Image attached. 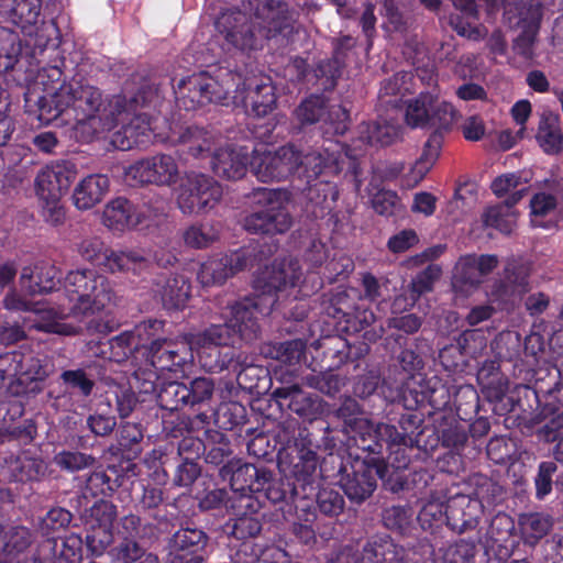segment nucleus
Here are the masks:
<instances>
[{"mask_svg": "<svg viewBox=\"0 0 563 563\" xmlns=\"http://www.w3.org/2000/svg\"><path fill=\"white\" fill-rule=\"evenodd\" d=\"M184 242L192 249H206L219 239V231L209 222L188 227L183 233Z\"/></svg>", "mask_w": 563, "mask_h": 563, "instance_id": "nucleus-45", "label": "nucleus"}, {"mask_svg": "<svg viewBox=\"0 0 563 563\" xmlns=\"http://www.w3.org/2000/svg\"><path fill=\"white\" fill-rule=\"evenodd\" d=\"M341 150L342 145L331 144L323 150L300 151L301 163L298 177L310 181L321 174L338 175L342 170L343 163Z\"/></svg>", "mask_w": 563, "mask_h": 563, "instance_id": "nucleus-21", "label": "nucleus"}, {"mask_svg": "<svg viewBox=\"0 0 563 563\" xmlns=\"http://www.w3.org/2000/svg\"><path fill=\"white\" fill-rule=\"evenodd\" d=\"M130 97L139 98V102L135 103L136 109L135 111L117 115L115 125L120 122L124 123L125 120H129V123L123 124L111 137V144L121 151H129L134 146L145 144L148 141L150 134L156 129V125L153 126L150 120L147 110L155 108L161 100L157 87L144 84Z\"/></svg>", "mask_w": 563, "mask_h": 563, "instance_id": "nucleus-4", "label": "nucleus"}, {"mask_svg": "<svg viewBox=\"0 0 563 563\" xmlns=\"http://www.w3.org/2000/svg\"><path fill=\"white\" fill-rule=\"evenodd\" d=\"M110 188V180L103 174H90L74 188L73 202L78 210H89L100 203Z\"/></svg>", "mask_w": 563, "mask_h": 563, "instance_id": "nucleus-30", "label": "nucleus"}, {"mask_svg": "<svg viewBox=\"0 0 563 563\" xmlns=\"http://www.w3.org/2000/svg\"><path fill=\"white\" fill-rule=\"evenodd\" d=\"M349 112L341 104L327 106L324 124L329 128L325 130L327 133L332 134H344L347 130Z\"/></svg>", "mask_w": 563, "mask_h": 563, "instance_id": "nucleus-58", "label": "nucleus"}, {"mask_svg": "<svg viewBox=\"0 0 563 563\" xmlns=\"http://www.w3.org/2000/svg\"><path fill=\"white\" fill-rule=\"evenodd\" d=\"M209 541L207 533L202 529L185 527L177 530L170 539V548L181 558L192 555L194 563H201V552Z\"/></svg>", "mask_w": 563, "mask_h": 563, "instance_id": "nucleus-31", "label": "nucleus"}, {"mask_svg": "<svg viewBox=\"0 0 563 563\" xmlns=\"http://www.w3.org/2000/svg\"><path fill=\"white\" fill-rule=\"evenodd\" d=\"M77 176V167L68 161H59L42 168L35 179L38 197L62 198Z\"/></svg>", "mask_w": 563, "mask_h": 563, "instance_id": "nucleus-22", "label": "nucleus"}, {"mask_svg": "<svg viewBox=\"0 0 563 563\" xmlns=\"http://www.w3.org/2000/svg\"><path fill=\"white\" fill-rule=\"evenodd\" d=\"M530 274L529 262L522 258H508L499 277L489 285L488 297L498 302H508L521 297L530 289Z\"/></svg>", "mask_w": 563, "mask_h": 563, "instance_id": "nucleus-17", "label": "nucleus"}, {"mask_svg": "<svg viewBox=\"0 0 563 563\" xmlns=\"http://www.w3.org/2000/svg\"><path fill=\"white\" fill-rule=\"evenodd\" d=\"M64 289L73 306V316L99 313L115 305V292L110 280L93 269L69 272L64 280Z\"/></svg>", "mask_w": 563, "mask_h": 563, "instance_id": "nucleus-3", "label": "nucleus"}, {"mask_svg": "<svg viewBox=\"0 0 563 563\" xmlns=\"http://www.w3.org/2000/svg\"><path fill=\"white\" fill-rule=\"evenodd\" d=\"M443 136L440 132H433L423 146V152L419 159L412 166L410 173L406 177L409 186L419 184L440 155Z\"/></svg>", "mask_w": 563, "mask_h": 563, "instance_id": "nucleus-33", "label": "nucleus"}, {"mask_svg": "<svg viewBox=\"0 0 563 563\" xmlns=\"http://www.w3.org/2000/svg\"><path fill=\"white\" fill-rule=\"evenodd\" d=\"M188 398L187 385L178 382L164 384L157 394V402L161 408L169 411L178 410L188 405Z\"/></svg>", "mask_w": 563, "mask_h": 563, "instance_id": "nucleus-44", "label": "nucleus"}, {"mask_svg": "<svg viewBox=\"0 0 563 563\" xmlns=\"http://www.w3.org/2000/svg\"><path fill=\"white\" fill-rule=\"evenodd\" d=\"M232 99L247 113L264 117L275 109L277 98L271 78L261 76L236 80Z\"/></svg>", "mask_w": 563, "mask_h": 563, "instance_id": "nucleus-16", "label": "nucleus"}, {"mask_svg": "<svg viewBox=\"0 0 563 563\" xmlns=\"http://www.w3.org/2000/svg\"><path fill=\"white\" fill-rule=\"evenodd\" d=\"M263 312L261 310V313ZM258 313V303L251 299H244L228 307L224 318L234 335L238 334L241 340L251 342L257 339L260 333Z\"/></svg>", "mask_w": 563, "mask_h": 563, "instance_id": "nucleus-23", "label": "nucleus"}, {"mask_svg": "<svg viewBox=\"0 0 563 563\" xmlns=\"http://www.w3.org/2000/svg\"><path fill=\"white\" fill-rule=\"evenodd\" d=\"M179 178L180 169L177 161L164 153L141 158L124 169V179L131 186L172 187Z\"/></svg>", "mask_w": 563, "mask_h": 563, "instance_id": "nucleus-10", "label": "nucleus"}, {"mask_svg": "<svg viewBox=\"0 0 563 563\" xmlns=\"http://www.w3.org/2000/svg\"><path fill=\"white\" fill-rule=\"evenodd\" d=\"M530 208L532 225L549 228L552 224V218L556 212L558 198L552 194H536L530 200Z\"/></svg>", "mask_w": 563, "mask_h": 563, "instance_id": "nucleus-39", "label": "nucleus"}, {"mask_svg": "<svg viewBox=\"0 0 563 563\" xmlns=\"http://www.w3.org/2000/svg\"><path fill=\"white\" fill-rule=\"evenodd\" d=\"M250 265H252V258L247 250L217 255L201 264L198 279L203 286L221 285L235 273Z\"/></svg>", "mask_w": 563, "mask_h": 563, "instance_id": "nucleus-20", "label": "nucleus"}, {"mask_svg": "<svg viewBox=\"0 0 563 563\" xmlns=\"http://www.w3.org/2000/svg\"><path fill=\"white\" fill-rule=\"evenodd\" d=\"M33 97V91L25 93V107L32 111L34 101L42 123L63 117L65 122L73 121L76 126L88 125L92 134L112 130L117 115L135 111L139 102L137 97L126 95L112 96L106 101L99 88L75 78L62 84L53 93Z\"/></svg>", "mask_w": 563, "mask_h": 563, "instance_id": "nucleus-1", "label": "nucleus"}, {"mask_svg": "<svg viewBox=\"0 0 563 563\" xmlns=\"http://www.w3.org/2000/svg\"><path fill=\"white\" fill-rule=\"evenodd\" d=\"M432 103V96L420 93L419 98L407 106L406 122L412 128H429V115Z\"/></svg>", "mask_w": 563, "mask_h": 563, "instance_id": "nucleus-47", "label": "nucleus"}, {"mask_svg": "<svg viewBox=\"0 0 563 563\" xmlns=\"http://www.w3.org/2000/svg\"><path fill=\"white\" fill-rule=\"evenodd\" d=\"M375 559L373 563H404L399 550L393 543L367 545L364 548V559Z\"/></svg>", "mask_w": 563, "mask_h": 563, "instance_id": "nucleus-60", "label": "nucleus"}, {"mask_svg": "<svg viewBox=\"0 0 563 563\" xmlns=\"http://www.w3.org/2000/svg\"><path fill=\"white\" fill-rule=\"evenodd\" d=\"M46 468L45 462L31 451L7 457L4 465L8 476L20 483L40 481L45 475Z\"/></svg>", "mask_w": 563, "mask_h": 563, "instance_id": "nucleus-28", "label": "nucleus"}, {"mask_svg": "<svg viewBox=\"0 0 563 563\" xmlns=\"http://www.w3.org/2000/svg\"><path fill=\"white\" fill-rule=\"evenodd\" d=\"M240 79L241 75L231 73L221 82L205 73L191 75L178 84L177 103L188 111L211 102L223 103L233 93L232 88H235V81Z\"/></svg>", "mask_w": 563, "mask_h": 563, "instance_id": "nucleus-8", "label": "nucleus"}, {"mask_svg": "<svg viewBox=\"0 0 563 563\" xmlns=\"http://www.w3.org/2000/svg\"><path fill=\"white\" fill-rule=\"evenodd\" d=\"M300 150L292 144L275 151L253 152L250 161L252 173L262 183L282 181L297 175L301 163Z\"/></svg>", "mask_w": 563, "mask_h": 563, "instance_id": "nucleus-9", "label": "nucleus"}, {"mask_svg": "<svg viewBox=\"0 0 563 563\" xmlns=\"http://www.w3.org/2000/svg\"><path fill=\"white\" fill-rule=\"evenodd\" d=\"M163 211L140 210L134 203L123 197L109 201L102 213L103 224L112 231L123 232L143 223L146 219L156 220L163 216Z\"/></svg>", "mask_w": 563, "mask_h": 563, "instance_id": "nucleus-19", "label": "nucleus"}, {"mask_svg": "<svg viewBox=\"0 0 563 563\" xmlns=\"http://www.w3.org/2000/svg\"><path fill=\"white\" fill-rule=\"evenodd\" d=\"M501 496V487L483 478L475 496L456 494L446 501L445 520L453 531L464 533L477 527L485 504L493 505Z\"/></svg>", "mask_w": 563, "mask_h": 563, "instance_id": "nucleus-7", "label": "nucleus"}, {"mask_svg": "<svg viewBox=\"0 0 563 563\" xmlns=\"http://www.w3.org/2000/svg\"><path fill=\"white\" fill-rule=\"evenodd\" d=\"M188 338L185 342L176 343L172 340L157 339L148 345V357L151 364L162 371H173L186 363V349Z\"/></svg>", "mask_w": 563, "mask_h": 563, "instance_id": "nucleus-29", "label": "nucleus"}, {"mask_svg": "<svg viewBox=\"0 0 563 563\" xmlns=\"http://www.w3.org/2000/svg\"><path fill=\"white\" fill-rule=\"evenodd\" d=\"M442 269L439 265H428L410 283L411 298L417 300L422 294L432 290L433 284L440 278Z\"/></svg>", "mask_w": 563, "mask_h": 563, "instance_id": "nucleus-54", "label": "nucleus"}, {"mask_svg": "<svg viewBox=\"0 0 563 563\" xmlns=\"http://www.w3.org/2000/svg\"><path fill=\"white\" fill-rule=\"evenodd\" d=\"M36 280L33 285H29L27 291L31 295L46 294L56 288L59 283V271L48 263H40L35 265Z\"/></svg>", "mask_w": 563, "mask_h": 563, "instance_id": "nucleus-48", "label": "nucleus"}, {"mask_svg": "<svg viewBox=\"0 0 563 563\" xmlns=\"http://www.w3.org/2000/svg\"><path fill=\"white\" fill-rule=\"evenodd\" d=\"M162 142L176 147L180 158L199 159L211 155L217 145V136L198 125L170 124L166 135H159Z\"/></svg>", "mask_w": 563, "mask_h": 563, "instance_id": "nucleus-11", "label": "nucleus"}, {"mask_svg": "<svg viewBox=\"0 0 563 563\" xmlns=\"http://www.w3.org/2000/svg\"><path fill=\"white\" fill-rule=\"evenodd\" d=\"M249 198L253 208H265L266 235L284 234L291 228L292 217L287 208L290 201L288 190L260 187Z\"/></svg>", "mask_w": 563, "mask_h": 563, "instance_id": "nucleus-15", "label": "nucleus"}, {"mask_svg": "<svg viewBox=\"0 0 563 563\" xmlns=\"http://www.w3.org/2000/svg\"><path fill=\"white\" fill-rule=\"evenodd\" d=\"M318 506L321 512L328 516H338L344 509L342 495L331 488H322L317 496Z\"/></svg>", "mask_w": 563, "mask_h": 563, "instance_id": "nucleus-61", "label": "nucleus"}, {"mask_svg": "<svg viewBox=\"0 0 563 563\" xmlns=\"http://www.w3.org/2000/svg\"><path fill=\"white\" fill-rule=\"evenodd\" d=\"M24 361L23 354L16 351L0 354V380L21 377V373H24Z\"/></svg>", "mask_w": 563, "mask_h": 563, "instance_id": "nucleus-59", "label": "nucleus"}, {"mask_svg": "<svg viewBox=\"0 0 563 563\" xmlns=\"http://www.w3.org/2000/svg\"><path fill=\"white\" fill-rule=\"evenodd\" d=\"M558 466L554 462H541L534 477L536 497L544 499L552 492V477L556 473Z\"/></svg>", "mask_w": 563, "mask_h": 563, "instance_id": "nucleus-57", "label": "nucleus"}, {"mask_svg": "<svg viewBox=\"0 0 563 563\" xmlns=\"http://www.w3.org/2000/svg\"><path fill=\"white\" fill-rule=\"evenodd\" d=\"M42 201V216L51 225H62L66 219V211L60 203V198L38 197Z\"/></svg>", "mask_w": 563, "mask_h": 563, "instance_id": "nucleus-64", "label": "nucleus"}, {"mask_svg": "<svg viewBox=\"0 0 563 563\" xmlns=\"http://www.w3.org/2000/svg\"><path fill=\"white\" fill-rule=\"evenodd\" d=\"M299 262L292 257L275 260L271 267L256 277L254 287L262 295L269 296L272 310L279 299V295L288 289H295L301 278ZM292 292H296L292 290Z\"/></svg>", "mask_w": 563, "mask_h": 563, "instance_id": "nucleus-13", "label": "nucleus"}, {"mask_svg": "<svg viewBox=\"0 0 563 563\" xmlns=\"http://www.w3.org/2000/svg\"><path fill=\"white\" fill-rule=\"evenodd\" d=\"M235 510L231 532L236 539L253 538L262 530V523L254 515L260 510V501L250 494H240L231 505Z\"/></svg>", "mask_w": 563, "mask_h": 563, "instance_id": "nucleus-25", "label": "nucleus"}, {"mask_svg": "<svg viewBox=\"0 0 563 563\" xmlns=\"http://www.w3.org/2000/svg\"><path fill=\"white\" fill-rule=\"evenodd\" d=\"M117 516L115 505L108 500H99L85 512V529H113Z\"/></svg>", "mask_w": 563, "mask_h": 563, "instance_id": "nucleus-41", "label": "nucleus"}, {"mask_svg": "<svg viewBox=\"0 0 563 563\" xmlns=\"http://www.w3.org/2000/svg\"><path fill=\"white\" fill-rule=\"evenodd\" d=\"M499 264L495 254H466L462 255L452 275V287L456 294L467 296L476 290L485 276L490 274Z\"/></svg>", "mask_w": 563, "mask_h": 563, "instance_id": "nucleus-18", "label": "nucleus"}, {"mask_svg": "<svg viewBox=\"0 0 563 563\" xmlns=\"http://www.w3.org/2000/svg\"><path fill=\"white\" fill-rule=\"evenodd\" d=\"M398 136V128L387 122L363 123L360 139L371 145H388Z\"/></svg>", "mask_w": 563, "mask_h": 563, "instance_id": "nucleus-43", "label": "nucleus"}, {"mask_svg": "<svg viewBox=\"0 0 563 563\" xmlns=\"http://www.w3.org/2000/svg\"><path fill=\"white\" fill-rule=\"evenodd\" d=\"M272 479V473L264 467L244 463L238 465L231 475V486L235 492H261Z\"/></svg>", "mask_w": 563, "mask_h": 563, "instance_id": "nucleus-32", "label": "nucleus"}, {"mask_svg": "<svg viewBox=\"0 0 563 563\" xmlns=\"http://www.w3.org/2000/svg\"><path fill=\"white\" fill-rule=\"evenodd\" d=\"M306 344L302 340H289L269 347L268 355L285 363L296 364L305 354Z\"/></svg>", "mask_w": 563, "mask_h": 563, "instance_id": "nucleus-51", "label": "nucleus"}, {"mask_svg": "<svg viewBox=\"0 0 563 563\" xmlns=\"http://www.w3.org/2000/svg\"><path fill=\"white\" fill-rule=\"evenodd\" d=\"M60 379L69 388L78 389L80 395L88 397L95 386L92 379H90L84 369H67L60 374Z\"/></svg>", "mask_w": 563, "mask_h": 563, "instance_id": "nucleus-62", "label": "nucleus"}, {"mask_svg": "<svg viewBox=\"0 0 563 563\" xmlns=\"http://www.w3.org/2000/svg\"><path fill=\"white\" fill-rule=\"evenodd\" d=\"M325 101L320 96H311L300 103L296 109V117L302 124L324 122Z\"/></svg>", "mask_w": 563, "mask_h": 563, "instance_id": "nucleus-50", "label": "nucleus"}, {"mask_svg": "<svg viewBox=\"0 0 563 563\" xmlns=\"http://www.w3.org/2000/svg\"><path fill=\"white\" fill-rule=\"evenodd\" d=\"M113 540V529H86L85 544L93 556L103 555Z\"/></svg>", "mask_w": 563, "mask_h": 563, "instance_id": "nucleus-55", "label": "nucleus"}, {"mask_svg": "<svg viewBox=\"0 0 563 563\" xmlns=\"http://www.w3.org/2000/svg\"><path fill=\"white\" fill-rule=\"evenodd\" d=\"M492 9L499 5L507 11L516 10L518 13V24L522 32L515 41V49L518 54L530 57L532 46L539 32L542 19V4L536 0H485Z\"/></svg>", "mask_w": 563, "mask_h": 563, "instance_id": "nucleus-14", "label": "nucleus"}, {"mask_svg": "<svg viewBox=\"0 0 563 563\" xmlns=\"http://www.w3.org/2000/svg\"><path fill=\"white\" fill-rule=\"evenodd\" d=\"M108 553L112 563H134L143 556L144 550L134 539L122 537Z\"/></svg>", "mask_w": 563, "mask_h": 563, "instance_id": "nucleus-53", "label": "nucleus"}, {"mask_svg": "<svg viewBox=\"0 0 563 563\" xmlns=\"http://www.w3.org/2000/svg\"><path fill=\"white\" fill-rule=\"evenodd\" d=\"M345 475L341 479L342 488L347 498L355 503H362L368 498L377 486V478H383L386 465L377 457L368 460L356 459L350 470L344 466Z\"/></svg>", "mask_w": 563, "mask_h": 563, "instance_id": "nucleus-12", "label": "nucleus"}, {"mask_svg": "<svg viewBox=\"0 0 563 563\" xmlns=\"http://www.w3.org/2000/svg\"><path fill=\"white\" fill-rule=\"evenodd\" d=\"M518 525L525 543L536 545L549 533L553 520L550 515L544 512H527L519 516Z\"/></svg>", "mask_w": 563, "mask_h": 563, "instance_id": "nucleus-35", "label": "nucleus"}, {"mask_svg": "<svg viewBox=\"0 0 563 563\" xmlns=\"http://www.w3.org/2000/svg\"><path fill=\"white\" fill-rule=\"evenodd\" d=\"M190 290V283L184 276H172L162 288V301L169 309H180L189 299Z\"/></svg>", "mask_w": 563, "mask_h": 563, "instance_id": "nucleus-38", "label": "nucleus"}, {"mask_svg": "<svg viewBox=\"0 0 563 563\" xmlns=\"http://www.w3.org/2000/svg\"><path fill=\"white\" fill-rule=\"evenodd\" d=\"M408 440L410 439L407 434L399 432L395 426L377 423L376 441L373 444H364L363 450L371 453H379L383 444H386L389 450H398L401 445H407Z\"/></svg>", "mask_w": 563, "mask_h": 563, "instance_id": "nucleus-42", "label": "nucleus"}, {"mask_svg": "<svg viewBox=\"0 0 563 563\" xmlns=\"http://www.w3.org/2000/svg\"><path fill=\"white\" fill-rule=\"evenodd\" d=\"M272 398L280 408L286 406L305 419L314 418L320 409L319 397L303 391L297 384L275 388Z\"/></svg>", "mask_w": 563, "mask_h": 563, "instance_id": "nucleus-26", "label": "nucleus"}, {"mask_svg": "<svg viewBox=\"0 0 563 563\" xmlns=\"http://www.w3.org/2000/svg\"><path fill=\"white\" fill-rule=\"evenodd\" d=\"M429 115V128L435 129L434 132H442L450 129L455 121L456 111L453 106L445 101H438L432 98Z\"/></svg>", "mask_w": 563, "mask_h": 563, "instance_id": "nucleus-49", "label": "nucleus"}, {"mask_svg": "<svg viewBox=\"0 0 563 563\" xmlns=\"http://www.w3.org/2000/svg\"><path fill=\"white\" fill-rule=\"evenodd\" d=\"M211 154V168L219 177L236 180L245 175L249 164V153L245 148L216 146Z\"/></svg>", "mask_w": 563, "mask_h": 563, "instance_id": "nucleus-27", "label": "nucleus"}, {"mask_svg": "<svg viewBox=\"0 0 563 563\" xmlns=\"http://www.w3.org/2000/svg\"><path fill=\"white\" fill-rule=\"evenodd\" d=\"M96 459L78 451H62L54 456L55 464L62 470L77 472L91 466Z\"/></svg>", "mask_w": 563, "mask_h": 563, "instance_id": "nucleus-56", "label": "nucleus"}, {"mask_svg": "<svg viewBox=\"0 0 563 563\" xmlns=\"http://www.w3.org/2000/svg\"><path fill=\"white\" fill-rule=\"evenodd\" d=\"M78 252L85 260L96 263L110 274H131L140 277L151 268V260L144 250L108 249L99 238L82 240Z\"/></svg>", "mask_w": 563, "mask_h": 563, "instance_id": "nucleus-6", "label": "nucleus"}, {"mask_svg": "<svg viewBox=\"0 0 563 563\" xmlns=\"http://www.w3.org/2000/svg\"><path fill=\"white\" fill-rule=\"evenodd\" d=\"M446 504L439 499L428 500L419 511L418 520L422 528H431L433 523L445 518Z\"/></svg>", "mask_w": 563, "mask_h": 563, "instance_id": "nucleus-63", "label": "nucleus"}, {"mask_svg": "<svg viewBox=\"0 0 563 563\" xmlns=\"http://www.w3.org/2000/svg\"><path fill=\"white\" fill-rule=\"evenodd\" d=\"M537 142L548 155H558L563 151V133L558 117L548 113L540 119Z\"/></svg>", "mask_w": 563, "mask_h": 563, "instance_id": "nucleus-34", "label": "nucleus"}, {"mask_svg": "<svg viewBox=\"0 0 563 563\" xmlns=\"http://www.w3.org/2000/svg\"><path fill=\"white\" fill-rule=\"evenodd\" d=\"M483 222L486 227H492L509 234L515 225V213L500 205L489 207L483 214Z\"/></svg>", "mask_w": 563, "mask_h": 563, "instance_id": "nucleus-52", "label": "nucleus"}, {"mask_svg": "<svg viewBox=\"0 0 563 563\" xmlns=\"http://www.w3.org/2000/svg\"><path fill=\"white\" fill-rule=\"evenodd\" d=\"M250 15L241 10L222 11L214 22L228 49L251 52L264 41L287 44L296 31V12L284 0H245Z\"/></svg>", "mask_w": 563, "mask_h": 563, "instance_id": "nucleus-2", "label": "nucleus"}, {"mask_svg": "<svg viewBox=\"0 0 563 563\" xmlns=\"http://www.w3.org/2000/svg\"><path fill=\"white\" fill-rule=\"evenodd\" d=\"M22 52L19 35L3 26H0V74L13 69Z\"/></svg>", "mask_w": 563, "mask_h": 563, "instance_id": "nucleus-40", "label": "nucleus"}, {"mask_svg": "<svg viewBox=\"0 0 563 563\" xmlns=\"http://www.w3.org/2000/svg\"><path fill=\"white\" fill-rule=\"evenodd\" d=\"M42 0H2L3 12L11 22L30 37H40L44 23H40Z\"/></svg>", "mask_w": 563, "mask_h": 563, "instance_id": "nucleus-24", "label": "nucleus"}, {"mask_svg": "<svg viewBox=\"0 0 563 563\" xmlns=\"http://www.w3.org/2000/svg\"><path fill=\"white\" fill-rule=\"evenodd\" d=\"M233 336L234 333L225 321L224 324H213L201 332L189 334L188 343L190 349L222 346L234 343Z\"/></svg>", "mask_w": 563, "mask_h": 563, "instance_id": "nucleus-37", "label": "nucleus"}, {"mask_svg": "<svg viewBox=\"0 0 563 563\" xmlns=\"http://www.w3.org/2000/svg\"><path fill=\"white\" fill-rule=\"evenodd\" d=\"M179 179L175 190V203L184 216L208 214L222 200L223 188L210 175L190 170Z\"/></svg>", "mask_w": 563, "mask_h": 563, "instance_id": "nucleus-5", "label": "nucleus"}, {"mask_svg": "<svg viewBox=\"0 0 563 563\" xmlns=\"http://www.w3.org/2000/svg\"><path fill=\"white\" fill-rule=\"evenodd\" d=\"M206 461L211 464H220L231 454V446L225 435L217 430H206Z\"/></svg>", "mask_w": 563, "mask_h": 563, "instance_id": "nucleus-46", "label": "nucleus"}, {"mask_svg": "<svg viewBox=\"0 0 563 563\" xmlns=\"http://www.w3.org/2000/svg\"><path fill=\"white\" fill-rule=\"evenodd\" d=\"M355 42L351 36H344L338 40L333 57L331 59L321 62L317 69V76L325 77L327 82L324 87H333L335 79L341 75V69L344 66L345 52L354 46Z\"/></svg>", "mask_w": 563, "mask_h": 563, "instance_id": "nucleus-36", "label": "nucleus"}]
</instances>
